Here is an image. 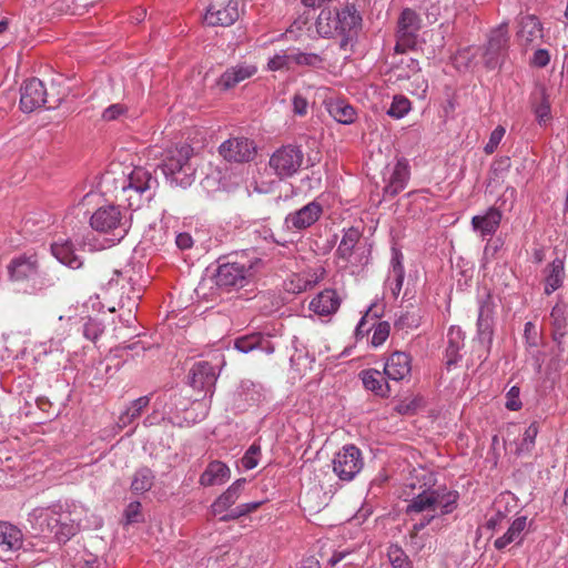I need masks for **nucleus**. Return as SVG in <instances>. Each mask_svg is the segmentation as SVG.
<instances>
[{
	"mask_svg": "<svg viewBox=\"0 0 568 568\" xmlns=\"http://www.w3.org/2000/svg\"><path fill=\"white\" fill-rule=\"evenodd\" d=\"M158 181L142 166H135L128 175V184L122 191L128 193L129 205L140 207L143 200L150 201L153 197Z\"/></svg>",
	"mask_w": 568,
	"mask_h": 568,
	"instance_id": "obj_8",
	"label": "nucleus"
},
{
	"mask_svg": "<svg viewBox=\"0 0 568 568\" xmlns=\"http://www.w3.org/2000/svg\"><path fill=\"white\" fill-rule=\"evenodd\" d=\"M405 187H406V185L389 179L388 183L383 189V195H384V197L393 199L399 192H402Z\"/></svg>",
	"mask_w": 568,
	"mask_h": 568,
	"instance_id": "obj_60",
	"label": "nucleus"
},
{
	"mask_svg": "<svg viewBox=\"0 0 568 568\" xmlns=\"http://www.w3.org/2000/svg\"><path fill=\"white\" fill-rule=\"evenodd\" d=\"M263 266L255 251H243L219 258L214 274L215 285L225 292L246 286Z\"/></svg>",
	"mask_w": 568,
	"mask_h": 568,
	"instance_id": "obj_1",
	"label": "nucleus"
},
{
	"mask_svg": "<svg viewBox=\"0 0 568 568\" xmlns=\"http://www.w3.org/2000/svg\"><path fill=\"white\" fill-rule=\"evenodd\" d=\"M237 0H211L204 20L209 26L229 27L239 19Z\"/></svg>",
	"mask_w": 568,
	"mask_h": 568,
	"instance_id": "obj_14",
	"label": "nucleus"
},
{
	"mask_svg": "<svg viewBox=\"0 0 568 568\" xmlns=\"http://www.w3.org/2000/svg\"><path fill=\"white\" fill-rule=\"evenodd\" d=\"M102 332L103 326L97 320L89 318L83 325V335L89 341L95 342Z\"/></svg>",
	"mask_w": 568,
	"mask_h": 568,
	"instance_id": "obj_52",
	"label": "nucleus"
},
{
	"mask_svg": "<svg viewBox=\"0 0 568 568\" xmlns=\"http://www.w3.org/2000/svg\"><path fill=\"white\" fill-rule=\"evenodd\" d=\"M9 280L23 284V292L36 294L53 287L55 282L49 274L41 272L36 255L22 254L13 257L7 266Z\"/></svg>",
	"mask_w": 568,
	"mask_h": 568,
	"instance_id": "obj_2",
	"label": "nucleus"
},
{
	"mask_svg": "<svg viewBox=\"0 0 568 568\" xmlns=\"http://www.w3.org/2000/svg\"><path fill=\"white\" fill-rule=\"evenodd\" d=\"M550 320L552 328H566L567 327V317L566 310L564 305L556 304L550 312Z\"/></svg>",
	"mask_w": 568,
	"mask_h": 568,
	"instance_id": "obj_51",
	"label": "nucleus"
},
{
	"mask_svg": "<svg viewBox=\"0 0 568 568\" xmlns=\"http://www.w3.org/2000/svg\"><path fill=\"white\" fill-rule=\"evenodd\" d=\"M304 153L298 145L286 144L276 149L270 158L268 166L280 180L294 176L302 168Z\"/></svg>",
	"mask_w": 568,
	"mask_h": 568,
	"instance_id": "obj_9",
	"label": "nucleus"
},
{
	"mask_svg": "<svg viewBox=\"0 0 568 568\" xmlns=\"http://www.w3.org/2000/svg\"><path fill=\"white\" fill-rule=\"evenodd\" d=\"M420 27L422 20L418 13L410 8H405L397 21L395 45L397 53H404L406 50H412L416 47Z\"/></svg>",
	"mask_w": 568,
	"mask_h": 568,
	"instance_id": "obj_11",
	"label": "nucleus"
},
{
	"mask_svg": "<svg viewBox=\"0 0 568 568\" xmlns=\"http://www.w3.org/2000/svg\"><path fill=\"white\" fill-rule=\"evenodd\" d=\"M155 480V475L149 467H140L135 470L132 481L131 490L133 494H144L149 491Z\"/></svg>",
	"mask_w": 568,
	"mask_h": 568,
	"instance_id": "obj_37",
	"label": "nucleus"
},
{
	"mask_svg": "<svg viewBox=\"0 0 568 568\" xmlns=\"http://www.w3.org/2000/svg\"><path fill=\"white\" fill-rule=\"evenodd\" d=\"M150 399V396H141L131 402L130 406L119 416V427L124 428L139 418L143 409L149 406Z\"/></svg>",
	"mask_w": 568,
	"mask_h": 568,
	"instance_id": "obj_36",
	"label": "nucleus"
},
{
	"mask_svg": "<svg viewBox=\"0 0 568 568\" xmlns=\"http://www.w3.org/2000/svg\"><path fill=\"white\" fill-rule=\"evenodd\" d=\"M293 63L300 67H310L320 69L323 67L324 58L317 53L302 52L300 50H292Z\"/></svg>",
	"mask_w": 568,
	"mask_h": 568,
	"instance_id": "obj_40",
	"label": "nucleus"
},
{
	"mask_svg": "<svg viewBox=\"0 0 568 568\" xmlns=\"http://www.w3.org/2000/svg\"><path fill=\"white\" fill-rule=\"evenodd\" d=\"M539 428L536 422L531 423L525 430L523 440L518 447L519 453H530L535 446V440L538 435Z\"/></svg>",
	"mask_w": 568,
	"mask_h": 568,
	"instance_id": "obj_47",
	"label": "nucleus"
},
{
	"mask_svg": "<svg viewBox=\"0 0 568 568\" xmlns=\"http://www.w3.org/2000/svg\"><path fill=\"white\" fill-rule=\"evenodd\" d=\"M519 393H520V389L518 386H513L506 397H507V402H506V407L509 409V410H519L523 406L520 399H519Z\"/></svg>",
	"mask_w": 568,
	"mask_h": 568,
	"instance_id": "obj_56",
	"label": "nucleus"
},
{
	"mask_svg": "<svg viewBox=\"0 0 568 568\" xmlns=\"http://www.w3.org/2000/svg\"><path fill=\"white\" fill-rule=\"evenodd\" d=\"M61 100V97L48 93L43 82L37 78L24 81L20 88V109L26 113H31L44 105L48 109H54Z\"/></svg>",
	"mask_w": 568,
	"mask_h": 568,
	"instance_id": "obj_7",
	"label": "nucleus"
},
{
	"mask_svg": "<svg viewBox=\"0 0 568 568\" xmlns=\"http://www.w3.org/2000/svg\"><path fill=\"white\" fill-rule=\"evenodd\" d=\"M517 36L525 42V44H529L535 42L537 39H541L542 27L539 19L532 14L521 17Z\"/></svg>",
	"mask_w": 568,
	"mask_h": 568,
	"instance_id": "obj_30",
	"label": "nucleus"
},
{
	"mask_svg": "<svg viewBox=\"0 0 568 568\" xmlns=\"http://www.w3.org/2000/svg\"><path fill=\"white\" fill-rule=\"evenodd\" d=\"M261 455V446L256 443H253L248 449L245 452L244 456L241 459L242 466L246 469H253L258 465V456Z\"/></svg>",
	"mask_w": 568,
	"mask_h": 568,
	"instance_id": "obj_49",
	"label": "nucleus"
},
{
	"mask_svg": "<svg viewBox=\"0 0 568 568\" xmlns=\"http://www.w3.org/2000/svg\"><path fill=\"white\" fill-rule=\"evenodd\" d=\"M327 111L334 120L342 124H351L356 120L355 109L341 99L328 102Z\"/></svg>",
	"mask_w": 568,
	"mask_h": 568,
	"instance_id": "obj_35",
	"label": "nucleus"
},
{
	"mask_svg": "<svg viewBox=\"0 0 568 568\" xmlns=\"http://www.w3.org/2000/svg\"><path fill=\"white\" fill-rule=\"evenodd\" d=\"M261 396L257 385L250 381L242 382L236 393V398L244 402V404H237V408L241 410L246 409V406H252L260 402Z\"/></svg>",
	"mask_w": 568,
	"mask_h": 568,
	"instance_id": "obj_38",
	"label": "nucleus"
},
{
	"mask_svg": "<svg viewBox=\"0 0 568 568\" xmlns=\"http://www.w3.org/2000/svg\"><path fill=\"white\" fill-rule=\"evenodd\" d=\"M410 176L409 164L406 159H398L389 179L407 185Z\"/></svg>",
	"mask_w": 568,
	"mask_h": 568,
	"instance_id": "obj_48",
	"label": "nucleus"
},
{
	"mask_svg": "<svg viewBox=\"0 0 568 568\" xmlns=\"http://www.w3.org/2000/svg\"><path fill=\"white\" fill-rule=\"evenodd\" d=\"M293 112L295 115L304 116L307 114L308 101L300 93H295L292 99Z\"/></svg>",
	"mask_w": 568,
	"mask_h": 568,
	"instance_id": "obj_57",
	"label": "nucleus"
},
{
	"mask_svg": "<svg viewBox=\"0 0 568 568\" xmlns=\"http://www.w3.org/2000/svg\"><path fill=\"white\" fill-rule=\"evenodd\" d=\"M527 526V517L526 516H519L517 517L511 525L509 526L508 530L499 538H497L494 542V546L496 549L501 550L509 544L516 541L520 542L523 540L521 532L525 530Z\"/></svg>",
	"mask_w": 568,
	"mask_h": 568,
	"instance_id": "obj_32",
	"label": "nucleus"
},
{
	"mask_svg": "<svg viewBox=\"0 0 568 568\" xmlns=\"http://www.w3.org/2000/svg\"><path fill=\"white\" fill-rule=\"evenodd\" d=\"M524 336L529 346H537L538 344V334L536 331V326L532 322H527L525 324Z\"/></svg>",
	"mask_w": 568,
	"mask_h": 568,
	"instance_id": "obj_61",
	"label": "nucleus"
},
{
	"mask_svg": "<svg viewBox=\"0 0 568 568\" xmlns=\"http://www.w3.org/2000/svg\"><path fill=\"white\" fill-rule=\"evenodd\" d=\"M419 315L414 312L403 313L395 323L398 328H414L419 326Z\"/></svg>",
	"mask_w": 568,
	"mask_h": 568,
	"instance_id": "obj_54",
	"label": "nucleus"
},
{
	"mask_svg": "<svg viewBox=\"0 0 568 568\" xmlns=\"http://www.w3.org/2000/svg\"><path fill=\"white\" fill-rule=\"evenodd\" d=\"M503 213L499 209L491 206L484 214L471 217V226L483 239L493 236L501 222Z\"/></svg>",
	"mask_w": 568,
	"mask_h": 568,
	"instance_id": "obj_19",
	"label": "nucleus"
},
{
	"mask_svg": "<svg viewBox=\"0 0 568 568\" xmlns=\"http://www.w3.org/2000/svg\"><path fill=\"white\" fill-rule=\"evenodd\" d=\"M505 132H506V130L501 125H498L493 130V132L489 135L488 142L484 146V152L486 154H493L496 151V149L498 148L500 141L503 140V138L505 135Z\"/></svg>",
	"mask_w": 568,
	"mask_h": 568,
	"instance_id": "obj_50",
	"label": "nucleus"
},
{
	"mask_svg": "<svg viewBox=\"0 0 568 568\" xmlns=\"http://www.w3.org/2000/svg\"><path fill=\"white\" fill-rule=\"evenodd\" d=\"M148 346L142 343V341H135L133 343H122L110 351V358H123L125 354L130 351H134L135 355H140V353H144Z\"/></svg>",
	"mask_w": 568,
	"mask_h": 568,
	"instance_id": "obj_43",
	"label": "nucleus"
},
{
	"mask_svg": "<svg viewBox=\"0 0 568 568\" xmlns=\"http://www.w3.org/2000/svg\"><path fill=\"white\" fill-rule=\"evenodd\" d=\"M458 498L457 491L440 493L438 489H424L409 500L406 514L412 516L413 514L432 511L445 516L457 508Z\"/></svg>",
	"mask_w": 568,
	"mask_h": 568,
	"instance_id": "obj_6",
	"label": "nucleus"
},
{
	"mask_svg": "<svg viewBox=\"0 0 568 568\" xmlns=\"http://www.w3.org/2000/svg\"><path fill=\"white\" fill-rule=\"evenodd\" d=\"M464 339L465 334L460 327L452 326L448 329L447 346L445 349V365L447 369L457 365V363L463 358L460 351L464 347Z\"/></svg>",
	"mask_w": 568,
	"mask_h": 568,
	"instance_id": "obj_25",
	"label": "nucleus"
},
{
	"mask_svg": "<svg viewBox=\"0 0 568 568\" xmlns=\"http://www.w3.org/2000/svg\"><path fill=\"white\" fill-rule=\"evenodd\" d=\"M410 108L412 103L406 97L402 94L395 95L387 114L394 119H402L410 111Z\"/></svg>",
	"mask_w": 568,
	"mask_h": 568,
	"instance_id": "obj_42",
	"label": "nucleus"
},
{
	"mask_svg": "<svg viewBox=\"0 0 568 568\" xmlns=\"http://www.w3.org/2000/svg\"><path fill=\"white\" fill-rule=\"evenodd\" d=\"M175 244L182 251L189 250V248H191L193 246V239L186 232L179 233L175 236Z\"/></svg>",
	"mask_w": 568,
	"mask_h": 568,
	"instance_id": "obj_64",
	"label": "nucleus"
},
{
	"mask_svg": "<svg viewBox=\"0 0 568 568\" xmlns=\"http://www.w3.org/2000/svg\"><path fill=\"white\" fill-rule=\"evenodd\" d=\"M440 517L442 516L439 515V513H432L425 515L419 521L415 523L409 535L410 541H414V539H418V532L423 530L426 526H428L432 521H434L436 518Z\"/></svg>",
	"mask_w": 568,
	"mask_h": 568,
	"instance_id": "obj_55",
	"label": "nucleus"
},
{
	"mask_svg": "<svg viewBox=\"0 0 568 568\" xmlns=\"http://www.w3.org/2000/svg\"><path fill=\"white\" fill-rule=\"evenodd\" d=\"M388 558L393 568H413L412 561L404 550L398 546H392L388 550Z\"/></svg>",
	"mask_w": 568,
	"mask_h": 568,
	"instance_id": "obj_46",
	"label": "nucleus"
},
{
	"mask_svg": "<svg viewBox=\"0 0 568 568\" xmlns=\"http://www.w3.org/2000/svg\"><path fill=\"white\" fill-rule=\"evenodd\" d=\"M538 103H534V113L539 124L546 123L550 119V101L545 88H540L535 94Z\"/></svg>",
	"mask_w": 568,
	"mask_h": 568,
	"instance_id": "obj_39",
	"label": "nucleus"
},
{
	"mask_svg": "<svg viewBox=\"0 0 568 568\" xmlns=\"http://www.w3.org/2000/svg\"><path fill=\"white\" fill-rule=\"evenodd\" d=\"M337 10L324 8L321 10L316 22V31L323 38H332L336 34Z\"/></svg>",
	"mask_w": 568,
	"mask_h": 568,
	"instance_id": "obj_34",
	"label": "nucleus"
},
{
	"mask_svg": "<svg viewBox=\"0 0 568 568\" xmlns=\"http://www.w3.org/2000/svg\"><path fill=\"white\" fill-rule=\"evenodd\" d=\"M336 33L357 34L362 28V16L355 4H346L337 10Z\"/></svg>",
	"mask_w": 568,
	"mask_h": 568,
	"instance_id": "obj_24",
	"label": "nucleus"
},
{
	"mask_svg": "<svg viewBox=\"0 0 568 568\" xmlns=\"http://www.w3.org/2000/svg\"><path fill=\"white\" fill-rule=\"evenodd\" d=\"M361 236L362 234L356 227H348L347 230H344L342 240L336 248L335 255L345 262H349L354 253V248L358 243Z\"/></svg>",
	"mask_w": 568,
	"mask_h": 568,
	"instance_id": "obj_33",
	"label": "nucleus"
},
{
	"mask_svg": "<svg viewBox=\"0 0 568 568\" xmlns=\"http://www.w3.org/2000/svg\"><path fill=\"white\" fill-rule=\"evenodd\" d=\"M323 215V205L313 200L298 210L288 213L283 223V229L291 233H300L313 226Z\"/></svg>",
	"mask_w": 568,
	"mask_h": 568,
	"instance_id": "obj_12",
	"label": "nucleus"
},
{
	"mask_svg": "<svg viewBox=\"0 0 568 568\" xmlns=\"http://www.w3.org/2000/svg\"><path fill=\"white\" fill-rule=\"evenodd\" d=\"M234 347L244 354H247L254 349H260L270 355L275 351V346L271 342L270 336H266L262 333H251L235 338Z\"/></svg>",
	"mask_w": 568,
	"mask_h": 568,
	"instance_id": "obj_21",
	"label": "nucleus"
},
{
	"mask_svg": "<svg viewBox=\"0 0 568 568\" xmlns=\"http://www.w3.org/2000/svg\"><path fill=\"white\" fill-rule=\"evenodd\" d=\"M369 312H371V308L367 310L366 314L361 318V321L358 322V324L356 326L355 337L357 339L363 338L372 331V326H367Z\"/></svg>",
	"mask_w": 568,
	"mask_h": 568,
	"instance_id": "obj_63",
	"label": "nucleus"
},
{
	"mask_svg": "<svg viewBox=\"0 0 568 568\" xmlns=\"http://www.w3.org/2000/svg\"><path fill=\"white\" fill-rule=\"evenodd\" d=\"M263 504V501H251V503H244L240 504L239 506L230 509L226 514L222 515L220 517L221 521H230L234 519H239L243 516H246L253 511H255L260 506Z\"/></svg>",
	"mask_w": 568,
	"mask_h": 568,
	"instance_id": "obj_41",
	"label": "nucleus"
},
{
	"mask_svg": "<svg viewBox=\"0 0 568 568\" xmlns=\"http://www.w3.org/2000/svg\"><path fill=\"white\" fill-rule=\"evenodd\" d=\"M359 377L365 389L374 393L376 396L387 398L390 396V385L384 371L368 368L361 372Z\"/></svg>",
	"mask_w": 568,
	"mask_h": 568,
	"instance_id": "obj_22",
	"label": "nucleus"
},
{
	"mask_svg": "<svg viewBox=\"0 0 568 568\" xmlns=\"http://www.w3.org/2000/svg\"><path fill=\"white\" fill-rule=\"evenodd\" d=\"M141 503L135 500L131 501L125 510H124V517L126 524H135L143 521V515L141 513Z\"/></svg>",
	"mask_w": 568,
	"mask_h": 568,
	"instance_id": "obj_53",
	"label": "nucleus"
},
{
	"mask_svg": "<svg viewBox=\"0 0 568 568\" xmlns=\"http://www.w3.org/2000/svg\"><path fill=\"white\" fill-rule=\"evenodd\" d=\"M383 371L388 381L402 382L409 379L412 356L406 352L395 351L386 358Z\"/></svg>",
	"mask_w": 568,
	"mask_h": 568,
	"instance_id": "obj_17",
	"label": "nucleus"
},
{
	"mask_svg": "<svg viewBox=\"0 0 568 568\" xmlns=\"http://www.w3.org/2000/svg\"><path fill=\"white\" fill-rule=\"evenodd\" d=\"M292 51H282L268 59L267 69L271 71L290 70L292 60Z\"/></svg>",
	"mask_w": 568,
	"mask_h": 568,
	"instance_id": "obj_44",
	"label": "nucleus"
},
{
	"mask_svg": "<svg viewBox=\"0 0 568 568\" xmlns=\"http://www.w3.org/2000/svg\"><path fill=\"white\" fill-rule=\"evenodd\" d=\"M41 532L52 536L58 542H67L80 529V523L72 517L71 511L61 506H53L41 511L36 518Z\"/></svg>",
	"mask_w": 568,
	"mask_h": 568,
	"instance_id": "obj_3",
	"label": "nucleus"
},
{
	"mask_svg": "<svg viewBox=\"0 0 568 568\" xmlns=\"http://www.w3.org/2000/svg\"><path fill=\"white\" fill-rule=\"evenodd\" d=\"M341 298L335 290L326 288L317 294L310 303V310L320 316H328L337 312Z\"/></svg>",
	"mask_w": 568,
	"mask_h": 568,
	"instance_id": "obj_26",
	"label": "nucleus"
},
{
	"mask_svg": "<svg viewBox=\"0 0 568 568\" xmlns=\"http://www.w3.org/2000/svg\"><path fill=\"white\" fill-rule=\"evenodd\" d=\"M257 72V67L250 63H239L227 68L216 80V85L222 91L235 88L239 83L252 78Z\"/></svg>",
	"mask_w": 568,
	"mask_h": 568,
	"instance_id": "obj_18",
	"label": "nucleus"
},
{
	"mask_svg": "<svg viewBox=\"0 0 568 568\" xmlns=\"http://www.w3.org/2000/svg\"><path fill=\"white\" fill-rule=\"evenodd\" d=\"M390 263L393 267V275H398L399 278L402 275H405V270L403 265V254L399 251L394 250Z\"/></svg>",
	"mask_w": 568,
	"mask_h": 568,
	"instance_id": "obj_62",
	"label": "nucleus"
},
{
	"mask_svg": "<svg viewBox=\"0 0 568 568\" xmlns=\"http://www.w3.org/2000/svg\"><path fill=\"white\" fill-rule=\"evenodd\" d=\"M217 376L214 365L207 361H199L192 365L187 377L193 389L204 392L211 398L215 390Z\"/></svg>",
	"mask_w": 568,
	"mask_h": 568,
	"instance_id": "obj_15",
	"label": "nucleus"
},
{
	"mask_svg": "<svg viewBox=\"0 0 568 568\" xmlns=\"http://www.w3.org/2000/svg\"><path fill=\"white\" fill-rule=\"evenodd\" d=\"M219 154L230 163H247L254 159L256 145L248 138H230L219 146Z\"/></svg>",
	"mask_w": 568,
	"mask_h": 568,
	"instance_id": "obj_13",
	"label": "nucleus"
},
{
	"mask_svg": "<svg viewBox=\"0 0 568 568\" xmlns=\"http://www.w3.org/2000/svg\"><path fill=\"white\" fill-rule=\"evenodd\" d=\"M333 471L343 481L353 480L364 467V458L353 444L343 446L333 458Z\"/></svg>",
	"mask_w": 568,
	"mask_h": 568,
	"instance_id": "obj_10",
	"label": "nucleus"
},
{
	"mask_svg": "<svg viewBox=\"0 0 568 568\" xmlns=\"http://www.w3.org/2000/svg\"><path fill=\"white\" fill-rule=\"evenodd\" d=\"M126 106L121 103L111 104L108 106L103 113L102 118L105 121H113L116 120L120 115L124 114L126 112Z\"/></svg>",
	"mask_w": 568,
	"mask_h": 568,
	"instance_id": "obj_58",
	"label": "nucleus"
},
{
	"mask_svg": "<svg viewBox=\"0 0 568 568\" xmlns=\"http://www.w3.org/2000/svg\"><path fill=\"white\" fill-rule=\"evenodd\" d=\"M550 61V54L546 49H538L534 52L531 58V65L536 68H545Z\"/></svg>",
	"mask_w": 568,
	"mask_h": 568,
	"instance_id": "obj_59",
	"label": "nucleus"
},
{
	"mask_svg": "<svg viewBox=\"0 0 568 568\" xmlns=\"http://www.w3.org/2000/svg\"><path fill=\"white\" fill-rule=\"evenodd\" d=\"M90 225L94 231L110 235V241L115 243L128 234L130 221L121 206L108 204L93 212L90 217Z\"/></svg>",
	"mask_w": 568,
	"mask_h": 568,
	"instance_id": "obj_5",
	"label": "nucleus"
},
{
	"mask_svg": "<svg viewBox=\"0 0 568 568\" xmlns=\"http://www.w3.org/2000/svg\"><path fill=\"white\" fill-rule=\"evenodd\" d=\"M23 545V534L9 521L0 520V546L8 550H19Z\"/></svg>",
	"mask_w": 568,
	"mask_h": 568,
	"instance_id": "obj_31",
	"label": "nucleus"
},
{
	"mask_svg": "<svg viewBox=\"0 0 568 568\" xmlns=\"http://www.w3.org/2000/svg\"><path fill=\"white\" fill-rule=\"evenodd\" d=\"M493 307L489 301H484L480 303L477 318V339L487 351H489L493 343Z\"/></svg>",
	"mask_w": 568,
	"mask_h": 568,
	"instance_id": "obj_20",
	"label": "nucleus"
},
{
	"mask_svg": "<svg viewBox=\"0 0 568 568\" xmlns=\"http://www.w3.org/2000/svg\"><path fill=\"white\" fill-rule=\"evenodd\" d=\"M374 328V333L371 339V344L373 347H378L388 338L390 332V325L388 322H375L372 325V329Z\"/></svg>",
	"mask_w": 568,
	"mask_h": 568,
	"instance_id": "obj_45",
	"label": "nucleus"
},
{
	"mask_svg": "<svg viewBox=\"0 0 568 568\" xmlns=\"http://www.w3.org/2000/svg\"><path fill=\"white\" fill-rule=\"evenodd\" d=\"M545 288L544 292L546 295L552 294L555 291L562 286L564 280L566 277L565 274V262L560 257H556L551 263H549L545 270Z\"/></svg>",
	"mask_w": 568,
	"mask_h": 568,
	"instance_id": "obj_29",
	"label": "nucleus"
},
{
	"mask_svg": "<svg viewBox=\"0 0 568 568\" xmlns=\"http://www.w3.org/2000/svg\"><path fill=\"white\" fill-rule=\"evenodd\" d=\"M508 44V23L503 22L490 31L484 54L485 65L489 69H495L499 63L500 55L507 51Z\"/></svg>",
	"mask_w": 568,
	"mask_h": 568,
	"instance_id": "obj_16",
	"label": "nucleus"
},
{
	"mask_svg": "<svg viewBox=\"0 0 568 568\" xmlns=\"http://www.w3.org/2000/svg\"><path fill=\"white\" fill-rule=\"evenodd\" d=\"M51 253L60 263L70 268L78 270L83 264L81 257L75 254L74 244L70 240L52 243Z\"/></svg>",
	"mask_w": 568,
	"mask_h": 568,
	"instance_id": "obj_28",
	"label": "nucleus"
},
{
	"mask_svg": "<svg viewBox=\"0 0 568 568\" xmlns=\"http://www.w3.org/2000/svg\"><path fill=\"white\" fill-rule=\"evenodd\" d=\"M231 477L230 467L221 460H212L201 474L199 483L203 487L223 485Z\"/></svg>",
	"mask_w": 568,
	"mask_h": 568,
	"instance_id": "obj_27",
	"label": "nucleus"
},
{
	"mask_svg": "<svg viewBox=\"0 0 568 568\" xmlns=\"http://www.w3.org/2000/svg\"><path fill=\"white\" fill-rule=\"evenodd\" d=\"M192 152L187 144L166 152L161 170L171 184L185 189L193 183L195 169L190 162Z\"/></svg>",
	"mask_w": 568,
	"mask_h": 568,
	"instance_id": "obj_4",
	"label": "nucleus"
},
{
	"mask_svg": "<svg viewBox=\"0 0 568 568\" xmlns=\"http://www.w3.org/2000/svg\"><path fill=\"white\" fill-rule=\"evenodd\" d=\"M246 485L245 478L235 480L223 494H221L212 504V511L214 515H224L240 498Z\"/></svg>",
	"mask_w": 568,
	"mask_h": 568,
	"instance_id": "obj_23",
	"label": "nucleus"
}]
</instances>
